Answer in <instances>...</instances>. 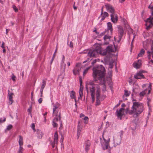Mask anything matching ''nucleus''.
<instances>
[{
	"label": "nucleus",
	"mask_w": 153,
	"mask_h": 153,
	"mask_svg": "<svg viewBox=\"0 0 153 153\" xmlns=\"http://www.w3.org/2000/svg\"><path fill=\"white\" fill-rule=\"evenodd\" d=\"M99 68H100L101 69H99L98 67L97 69H96L95 67L93 68L92 69V76L94 81H96L98 80H100L105 76V70L104 68L102 65H101L100 66Z\"/></svg>",
	"instance_id": "obj_1"
},
{
	"label": "nucleus",
	"mask_w": 153,
	"mask_h": 153,
	"mask_svg": "<svg viewBox=\"0 0 153 153\" xmlns=\"http://www.w3.org/2000/svg\"><path fill=\"white\" fill-rule=\"evenodd\" d=\"M131 109L132 110L129 111L128 113L130 114H131L135 112L136 117L138 116L143 111V104L138 102H133Z\"/></svg>",
	"instance_id": "obj_2"
},
{
	"label": "nucleus",
	"mask_w": 153,
	"mask_h": 153,
	"mask_svg": "<svg viewBox=\"0 0 153 153\" xmlns=\"http://www.w3.org/2000/svg\"><path fill=\"white\" fill-rule=\"evenodd\" d=\"M107 52L105 49L102 50L101 47L97 46L94 48L90 49L88 53L87 56L90 57H96V56L98 54H100L102 56L105 55Z\"/></svg>",
	"instance_id": "obj_3"
},
{
	"label": "nucleus",
	"mask_w": 153,
	"mask_h": 153,
	"mask_svg": "<svg viewBox=\"0 0 153 153\" xmlns=\"http://www.w3.org/2000/svg\"><path fill=\"white\" fill-rule=\"evenodd\" d=\"M97 90L96 92V105H99L100 104V86H97Z\"/></svg>",
	"instance_id": "obj_4"
},
{
	"label": "nucleus",
	"mask_w": 153,
	"mask_h": 153,
	"mask_svg": "<svg viewBox=\"0 0 153 153\" xmlns=\"http://www.w3.org/2000/svg\"><path fill=\"white\" fill-rule=\"evenodd\" d=\"M118 30L119 39L117 41V42L119 43L121 40L124 33V30L123 28L121 26H119L118 27Z\"/></svg>",
	"instance_id": "obj_5"
},
{
	"label": "nucleus",
	"mask_w": 153,
	"mask_h": 153,
	"mask_svg": "<svg viewBox=\"0 0 153 153\" xmlns=\"http://www.w3.org/2000/svg\"><path fill=\"white\" fill-rule=\"evenodd\" d=\"M65 59V56L63 55L61 65V71L62 72V75L64 74L66 64L64 63V62Z\"/></svg>",
	"instance_id": "obj_6"
},
{
	"label": "nucleus",
	"mask_w": 153,
	"mask_h": 153,
	"mask_svg": "<svg viewBox=\"0 0 153 153\" xmlns=\"http://www.w3.org/2000/svg\"><path fill=\"white\" fill-rule=\"evenodd\" d=\"M124 108H121L119 110H117L116 113L117 117L120 118V120L122 119V117L124 115Z\"/></svg>",
	"instance_id": "obj_7"
},
{
	"label": "nucleus",
	"mask_w": 153,
	"mask_h": 153,
	"mask_svg": "<svg viewBox=\"0 0 153 153\" xmlns=\"http://www.w3.org/2000/svg\"><path fill=\"white\" fill-rule=\"evenodd\" d=\"M143 71H140L138 72L135 74L134 76V78L136 79H145V78L144 75L142 74Z\"/></svg>",
	"instance_id": "obj_8"
},
{
	"label": "nucleus",
	"mask_w": 153,
	"mask_h": 153,
	"mask_svg": "<svg viewBox=\"0 0 153 153\" xmlns=\"http://www.w3.org/2000/svg\"><path fill=\"white\" fill-rule=\"evenodd\" d=\"M103 139L105 142V144L104 145H102V149H103V150H105V149H108V147L110 148V149H111V148H110V146H109V143L110 141V139L109 138L108 140H107L105 139L103 137ZM109 150V151H110V149ZM109 153H110V151H109Z\"/></svg>",
	"instance_id": "obj_9"
},
{
	"label": "nucleus",
	"mask_w": 153,
	"mask_h": 153,
	"mask_svg": "<svg viewBox=\"0 0 153 153\" xmlns=\"http://www.w3.org/2000/svg\"><path fill=\"white\" fill-rule=\"evenodd\" d=\"M105 7L106 8L107 10L111 13V14H114L115 12V10L114 7L109 4H107L105 5Z\"/></svg>",
	"instance_id": "obj_10"
},
{
	"label": "nucleus",
	"mask_w": 153,
	"mask_h": 153,
	"mask_svg": "<svg viewBox=\"0 0 153 153\" xmlns=\"http://www.w3.org/2000/svg\"><path fill=\"white\" fill-rule=\"evenodd\" d=\"M110 16L111 21L114 23H117L118 20L117 14H111Z\"/></svg>",
	"instance_id": "obj_11"
},
{
	"label": "nucleus",
	"mask_w": 153,
	"mask_h": 153,
	"mask_svg": "<svg viewBox=\"0 0 153 153\" xmlns=\"http://www.w3.org/2000/svg\"><path fill=\"white\" fill-rule=\"evenodd\" d=\"M114 46L115 50L113 49L112 48L111 46H107L105 49L107 53L115 52L116 50L117 47L115 45H114Z\"/></svg>",
	"instance_id": "obj_12"
},
{
	"label": "nucleus",
	"mask_w": 153,
	"mask_h": 153,
	"mask_svg": "<svg viewBox=\"0 0 153 153\" xmlns=\"http://www.w3.org/2000/svg\"><path fill=\"white\" fill-rule=\"evenodd\" d=\"M141 65V60L139 59L138 60L137 62H134L133 64V67L136 69L139 68Z\"/></svg>",
	"instance_id": "obj_13"
},
{
	"label": "nucleus",
	"mask_w": 153,
	"mask_h": 153,
	"mask_svg": "<svg viewBox=\"0 0 153 153\" xmlns=\"http://www.w3.org/2000/svg\"><path fill=\"white\" fill-rule=\"evenodd\" d=\"M8 92L9 103L10 105L12 104L13 101V100L12 99V96L13 95V93L12 92H10L9 90H8Z\"/></svg>",
	"instance_id": "obj_14"
},
{
	"label": "nucleus",
	"mask_w": 153,
	"mask_h": 153,
	"mask_svg": "<svg viewBox=\"0 0 153 153\" xmlns=\"http://www.w3.org/2000/svg\"><path fill=\"white\" fill-rule=\"evenodd\" d=\"M80 122L79 121L78 122V125L77 126V139H78L80 135V133L81 132L82 128L80 126Z\"/></svg>",
	"instance_id": "obj_15"
},
{
	"label": "nucleus",
	"mask_w": 153,
	"mask_h": 153,
	"mask_svg": "<svg viewBox=\"0 0 153 153\" xmlns=\"http://www.w3.org/2000/svg\"><path fill=\"white\" fill-rule=\"evenodd\" d=\"M107 24L108 28L107 29H105V30H108V32H109V30H110V34L112 35L113 30L112 24L110 22H108L107 23Z\"/></svg>",
	"instance_id": "obj_16"
},
{
	"label": "nucleus",
	"mask_w": 153,
	"mask_h": 153,
	"mask_svg": "<svg viewBox=\"0 0 153 153\" xmlns=\"http://www.w3.org/2000/svg\"><path fill=\"white\" fill-rule=\"evenodd\" d=\"M78 66V64L76 65V68H75L73 70V73L74 75H76L77 74H79L80 69L77 68V67Z\"/></svg>",
	"instance_id": "obj_17"
},
{
	"label": "nucleus",
	"mask_w": 153,
	"mask_h": 153,
	"mask_svg": "<svg viewBox=\"0 0 153 153\" xmlns=\"http://www.w3.org/2000/svg\"><path fill=\"white\" fill-rule=\"evenodd\" d=\"M86 145L85 146V150L86 152L89 150V147L90 146V141L88 140H86L85 142Z\"/></svg>",
	"instance_id": "obj_18"
},
{
	"label": "nucleus",
	"mask_w": 153,
	"mask_h": 153,
	"mask_svg": "<svg viewBox=\"0 0 153 153\" xmlns=\"http://www.w3.org/2000/svg\"><path fill=\"white\" fill-rule=\"evenodd\" d=\"M89 88L91 96H94L95 95V87L93 86H92V87H90Z\"/></svg>",
	"instance_id": "obj_19"
},
{
	"label": "nucleus",
	"mask_w": 153,
	"mask_h": 153,
	"mask_svg": "<svg viewBox=\"0 0 153 153\" xmlns=\"http://www.w3.org/2000/svg\"><path fill=\"white\" fill-rule=\"evenodd\" d=\"M107 34L105 35L104 37V39L105 40H106L107 39H108L109 40H110L111 38V36L110 35V33L109 32H107Z\"/></svg>",
	"instance_id": "obj_20"
},
{
	"label": "nucleus",
	"mask_w": 153,
	"mask_h": 153,
	"mask_svg": "<svg viewBox=\"0 0 153 153\" xmlns=\"http://www.w3.org/2000/svg\"><path fill=\"white\" fill-rule=\"evenodd\" d=\"M122 133L121 134L120 136V137L118 139H116V140L114 141V143H116V144H117V145H120L121 142V135H123V134L122 133V131H121Z\"/></svg>",
	"instance_id": "obj_21"
},
{
	"label": "nucleus",
	"mask_w": 153,
	"mask_h": 153,
	"mask_svg": "<svg viewBox=\"0 0 153 153\" xmlns=\"http://www.w3.org/2000/svg\"><path fill=\"white\" fill-rule=\"evenodd\" d=\"M54 142H56V143L57 144L58 143V134L57 131H56L55 133L54 136Z\"/></svg>",
	"instance_id": "obj_22"
},
{
	"label": "nucleus",
	"mask_w": 153,
	"mask_h": 153,
	"mask_svg": "<svg viewBox=\"0 0 153 153\" xmlns=\"http://www.w3.org/2000/svg\"><path fill=\"white\" fill-rule=\"evenodd\" d=\"M19 143L20 146H22L23 145V137L20 136H19Z\"/></svg>",
	"instance_id": "obj_23"
},
{
	"label": "nucleus",
	"mask_w": 153,
	"mask_h": 153,
	"mask_svg": "<svg viewBox=\"0 0 153 153\" xmlns=\"http://www.w3.org/2000/svg\"><path fill=\"white\" fill-rule=\"evenodd\" d=\"M75 93L74 91H72L70 93V97L72 99H75L76 97L75 96Z\"/></svg>",
	"instance_id": "obj_24"
},
{
	"label": "nucleus",
	"mask_w": 153,
	"mask_h": 153,
	"mask_svg": "<svg viewBox=\"0 0 153 153\" xmlns=\"http://www.w3.org/2000/svg\"><path fill=\"white\" fill-rule=\"evenodd\" d=\"M36 133L37 134H39V135L37 136L39 138H42L43 136V134H42V132H41V131L39 130H37L36 131Z\"/></svg>",
	"instance_id": "obj_25"
},
{
	"label": "nucleus",
	"mask_w": 153,
	"mask_h": 153,
	"mask_svg": "<svg viewBox=\"0 0 153 153\" xmlns=\"http://www.w3.org/2000/svg\"><path fill=\"white\" fill-rule=\"evenodd\" d=\"M145 51L143 49H142L140 52L138 54V57H141L144 54Z\"/></svg>",
	"instance_id": "obj_26"
},
{
	"label": "nucleus",
	"mask_w": 153,
	"mask_h": 153,
	"mask_svg": "<svg viewBox=\"0 0 153 153\" xmlns=\"http://www.w3.org/2000/svg\"><path fill=\"white\" fill-rule=\"evenodd\" d=\"M81 88H79V97H78V99H81L82 98V96L83 95V90H81Z\"/></svg>",
	"instance_id": "obj_27"
},
{
	"label": "nucleus",
	"mask_w": 153,
	"mask_h": 153,
	"mask_svg": "<svg viewBox=\"0 0 153 153\" xmlns=\"http://www.w3.org/2000/svg\"><path fill=\"white\" fill-rule=\"evenodd\" d=\"M13 127V126L11 125L10 124L8 125L7 127V128L5 130V131L6 132V131H9L11 130Z\"/></svg>",
	"instance_id": "obj_28"
},
{
	"label": "nucleus",
	"mask_w": 153,
	"mask_h": 153,
	"mask_svg": "<svg viewBox=\"0 0 153 153\" xmlns=\"http://www.w3.org/2000/svg\"><path fill=\"white\" fill-rule=\"evenodd\" d=\"M132 125H133L134 127H131V128H132V130H134L136 128V127L137 126V124L136 123L133 122L131 124V126H132Z\"/></svg>",
	"instance_id": "obj_29"
},
{
	"label": "nucleus",
	"mask_w": 153,
	"mask_h": 153,
	"mask_svg": "<svg viewBox=\"0 0 153 153\" xmlns=\"http://www.w3.org/2000/svg\"><path fill=\"white\" fill-rule=\"evenodd\" d=\"M147 89L140 93L139 94L140 96H143L146 94V91H147Z\"/></svg>",
	"instance_id": "obj_30"
},
{
	"label": "nucleus",
	"mask_w": 153,
	"mask_h": 153,
	"mask_svg": "<svg viewBox=\"0 0 153 153\" xmlns=\"http://www.w3.org/2000/svg\"><path fill=\"white\" fill-rule=\"evenodd\" d=\"M79 82H80V88H81V90H83V86L82 85V80L81 78L79 77Z\"/></svg>",
	"instance_id": "obj_31"
},
{
	"label": "nucleus",
	"mask_w": 153,
	"mask_h": 153,
	"mask_svg": "<svg viewBox=\"0 0 153 153\" xmlns=\"http://www.w3.org/2000/svg\"><path fill=\"white\" fill-rule=\"evenodd\" d=\"M83 119L85 120L84 123L85 124H87L88 122V118L87 117H85L83 118Z\"/></svg>",
	"instance_id": "obj_32"
},
{
	"label": "nucleus",
	"mask_w": 153,
	"mask_h": 153,
	"mask_svg": "<svg viewBox=\"0 0 153 153\" xmlns=\"http://www.w3.org/2000/svg\"><path fill=\"white\" fill-rule=\"evenodd\" d=\"M89 68H90L89 67H88V68H86V69H85L84 70V71H83V76H84L85 75V74L87 73V72H88V70L89 69Z\"/></svg>",
	"instance_id": "obj_33"
},
{
	"label": "nucleus",
	"mask_w": 153,
	"mask_h": 153,
	"mask_svg": "<svg viewBox=\"0 0 153 153\" xmlns=\"http://www.w3.org/2000/svg\"><path fill=\"white\" fill-rule=\"evenodd\" d=\"M6 118L5 117L3 118V119L2 118H0V124L6 121Z\"/></svg>",
	"instance_id": "obj_34"
},
{
	"label": "nucleus",
	"mask_w": 153,
	"mask_h": 153,
	"mask_svg": "<svg viewBox=\"0 0 153 153\" xmlns=\"http://www.w3.org/2000/svg\"><path fill=\"white\" fill-rule=\"evenodd\" d=\"M13 8L16 12H18V9L15 5H13Z\"/></svg>",
	"instance_id": "obj_35"
},
{
	"label": "nucleus",
	"mask_w": 153,
	"mask_h": 153,
	"mask_svg": "<svg viewBox=\"0 0 153 153\" xmlns=\"http://www.w3.org/2000/svg\"><path fill=\"white\" fill-rule=\"evenodd\" d=\"M52 125L54 128L57 127L58 126L57 124L54 121H53Z\"/></svg>",
	"instance_id": "obj_36"
},
{
	"label": "nucleus",
	"mask_w": 153,
	"mask_h": 153,
	"mask_svg": "<svg viewBox=\"0 0 153 153\" xmlns=\"http://www.w3.org/2000/svg\"><path fill=\"white\" fill-rule=\"evenodd\" d=\"M108 30H105V31L104 32H102L100 34V36H102L103 35H104L105 33H107V32H108Z\"/></svg>",
	"instance_id": "obj_37"
},
{
	"label": "nucleus",
	"mask_w": 153,
	"mask_h": 153,
	"mask_svg": "<svg viewBox=\"0 0 153 153\" xmlns=\"http://www.w3.org/2000/svg\"><path fill=\"white\" fill-rule=\"evenodd\" d=\"M130 94L128 93V91L127 90L125 91V94L126 97H128L129 96Z\"/></svg>",
	"instance_id": "obj_38"
},
{
	"label": "nucleus",
	"mask_w": 153,
	"mask_h": 153,
	"mask_svg": "<svg viewBox=\"0 0 153 153\" xmlns=\"http://www.w3.org/2000/svg\"><path fill=\"white\" fill-rule=\"evenodd\" d=\"M97 60L99 61L100 60V59H96L94 60V61L91 62L92 66H93L94 64L96 63Z\"/></svg>",
	"instance_id": "obj_39"
},
{
	"label": "nucleus",
	"mask_w": 153,
	"mask_h": 153,
	"mask_svg": "<svg viewBox=\"0 0 153 153\" xmlns=\"http://www.w3.org/2000/svg\"><path fill=\"white\" fill-rule=\"evenodd\" d=\"M102 84L103 85V89H102L103 91H104L106 89V85L105 84V82L104 81H103L102 82Z\"/></svg>",
	"instance_id": "obj_40"
},
{
	"label": "nucleus",
	"mask_w": 153,
	"mask_h": 153,
	"mask_svg": "<svg viewBox=\"0 0 153 153\" xmlns=\"http://www.w3.org/2000/svg\"><path fill=\"white\" fill-rule=\"evenodd\" d=\"M32 108V106L31 105L30 107L27 109V112L29 113V114H31V111Z\"/></svg>",
	"instance_id": "obj_41"
},
{
	"label": "nucleus",
	"mask_w": 153,
	"mask_h": 153,
	"mask_svg": "<svg viewBox=\"0 0 153 153\" xmlns=\"http://www.w3.org/2000/svg\"><path fill=\"white\" fill-rule=\"evenodd\" d=\"M151 84H150L149 85V87H148V88H149L150 89V90H148V94H150V92H151V90L152 89V88H151Z\"/></svg>",
	"instance_id": "obj_42"
},
{
	"label": "nucleus",
	"mask_w": 153,
	"mask_h": 153,
	"mask_svg": "<svg viewBox=\"0 0 153 153\" xmlns=\"http://www.w3.org/2000/svg\"><path fill=\"white\" fill-rule=\"evenodd\" d=\"M147 53L149 54V55L148 56V57L149 59H150L151 57V52L149 51H147Z\"/></svg>",
	"instance_id": "obj_43"
},
{
	"label": "nucleus",
	"mask_w": 153,
	"mask_h": 153,
	"mask_svg": "<svg viewBox=\"0 0 153 153\" xmlns=\"http://www.w3.org/2000/svg\"><path fill=\"white\" fill-rule=\"evenodd\" d=\"M109 68H111V69H112L113 67V63H110L109 64Z\"/></svg>",
	"instance_id": "obj_44"
},
{
	"label": "nucleus",
	"mask_w": 153,
	"mask_h": 153,
	"mask_svg": "<svg viewBox=\"0 0 153 153\" xmlns=\"http://www.w3.org/2000/svg\"><path fill=\"white\" fill-rule=\"evenodd\" d=\"M54 107L53 109V113H54L56 111V109L58 108V107L56 106L55 105H54Z\"/></svg>",
	"instance_id": "obj_45"
},
{
	"label": "nucleus",
	"mask_w": 153,
	"mask_h": 153,
	"mask_svg": "<svg viewBox=\"0 0 153 153\" xmlns=\"http://www.w3.org/2000/svg\"><path fill=\"white\" fill-rule=\"evenodd\" d=\"M61 137L60 140V142L61 143V144H62V143L63 142V141L64 140V137L63 136L62 134H61Z\"/></svg>",
	"instance_id": "obj_46"
},
{
	"label": "nucleus",
	"mask_w": 153,
	"mask_h": 153,
	"mask_svg": "<svg viewBox=\"0 0 153 153\" xmlns=\"http://www.w3.org/2000/svg\"><path fill=\"white\" fill-rule=\"evenodd\" d=\"M148 8L149 9H151V11L152 12V11H153V6H151V5H150L148 7Z\"/></svg>",
	"instance_id": "obj_47"
},
{
	"label": "nucleus",
	"mask_w": 153,
	"mask_h": 153,
	"mask_svg": "<svg viewBox=\"0 0 153 153\" xmlns=\"http://www.w3.org/2000/svg\"><path fill=\"white\" fill-rule=\"evenodd\" d=\"M55 144H57L56 142H54V141L51 143V144L53 148H54L55 147Z\"/></svg>",
	"instance_id": "obj_48"
},
{
	"label": "nucleus",
	"mask_w": 153,
	"mask_h": 153,
	"mask_svg": "<svg viewBox=\"0 0 153 153\" xmlns=\"http://www.w3.org/2000/svg\"><path fill=\"white\" fill-rule=\"evenodd\" d=\"M59 122H60V127L59 128V129H62V121H59Z\"/></svg>",
	"instance_id": "obj_49"
},
{
	"label": "nucleus",
	"mask_w": 153,
	"mask_h": 153,
	"mask_svg": "<svg viewBox=\"0 0 153 153\" xmlns=\"http://www.w3.org/2000/svg\"><path fill=\"white\" fill-rule=\"evenodd\" d=\"M15 78L16 76L14 75L13 74V76L11 77L12 80L13 81H15Z\"/></svg>",
	"instance_id": "obj_50"
},
{
	"label": "nucleus",
	"mask_w": 153,
	"mask_h": 153,
	"mask_svg": "<svg viewBox=\"0 0 153 153\" xmlns=\"http://www.w3.org/2000/svg\"><path fill=\"white\" fill-rule=\"evenodd\" d=\"M103 16H104L105 17H106V16H108V13L106 12H104L103 13Z\"/></svg>",
	"instance_id": "obj_51"
},
{
	"label": "nucleus",
	"mask_w": 153,
	"mask_h": 153,
	"mask_svg": "<svg viewBox=\"0 0 153 153\" xmlns=\"http://www.w3.org/2000/svg\"><path fill=\"white\" fill-rule=\"evenodd\" d=\"M43 100L42 99V98H40L38 100V102L39 103L41 104L42 103V101Z\"/></svg>",
	"instance_id": "obj_52"
},
{
	"label": "nucleus",
	"mask_w": 153,
	"mask_h": 153,
	"mask_svg": "<svg viewBox=\"0 0 153 153\" xmlns=\"http://www.w3.org/2000/svg\"><path fill=\"white\" fill-rule=\"evenodd\" d=\"M55 55V54L54 53L53 55V56L52 57V59L51 60V63H52V62L53 61V60L54 59V58Z\"/></svg>",
	"instance_id": "obj_53"
},
{
	"label": "nucleus",
	"mask_w": 153,
	"mask_h": 153,
	"mask_svg": "<svg viewBox=\"0 0 153 153\" xmlns=\"http://www.w3.org/2000/svg\"><path fill=\"white\" fill-rule=\"evenodd\" d=\"M73 43L72 42H70V45H69V46L70 48H73Z\"/></svg>",
	"instance_id": "obj_54"
},
{
	"label": "nucleus",
	"mask_w": 153,
	"mask_h": 153,
	"mask_svg": "<svg viewBox=\"0 0 153 153\" xmlns=\"http://www.w3.org/2000/svg\"><path fill=\"white\" fill-rule=\"evenodd\" d=\"M89 85L91 86V87H92V86H93V85H94V84L93 82H89Z\"/></svg>",
	"instance_id": "obj_55"
},
{
	"label": "nucleus",
	"mask_w": 153,
	"mask_h": 153,
	"mask_svg": "<svg viewBox=\"0 0 153 153\" xmlns=\"http://www.w3.org/2000/svg\"><path fill=\"white\" fill-rule=\"evenodd\" d=\"M93 31L95 32L97 34H99V33L97 31V29L96 28H95V29Z\"/></svg>",
	"instance_id": "obj_56"
},
{
	"label": "nucleus",
	"mask_w": 153,
	"mask_h": 153,
	"mask_svg": "<svg viewBox=\"0 0 153 153\" xmlns=\"http://www.w3.org/2000/svg\"><path fill=\"white\" fill-rule=\"evenodd\" d=\"M58 117H59V121H62L61 120V113H59V115L58 116Z\"/></svg>",
	"instance_id": "obj_57"
},
{
	"label": "nucleus",
	"mask_w": 153,
	"mask_h": 153,
	"mask_svg": "<svg viewBox=\"0 0 153 153\" xmlns=\"http://www.w3.org/2000/svg\"><path fill=\"white\" fill-rule=\"evenodd\" d=\"M4 42H3L2 43V44L1 45V47L3 48H4Z\"/></svg>",
	"instance_id": "obj_58"
},
{
	"label": "nucleus",
	"mask_w": 153,
	"mask_h": 153,
	"mask_svg": "<svg viewBox=\"0 0 153 153\" xmlns=\"http://www.w3.org/2000/svg\"><path fill=\"white\" fill-rule=\"evenodd\" d=\"M105 16H102V18L101 19V21H103V20L105 18Z\"/></svg>",
	"instance_id": "obj_59"
},
{
	"label": "nucleus",
	"mask_w": 153,
	"mask_h": 153,
	"mask_svg": "<svg viewBox=\"0 0 153 153\" xmlns=\"http://www.w3.org/2000/svg\"><path fill=\"white\" fill-rule=\"evenodd\" d=\"M45 85H43L42 84L41 89H43L45 87Z\"/></svg>",
	"instance_id": "obj_60"
},
{
	"label": "nucleus",
	"mask_w": 153,
	"mask_h": 153,
	"mask_svg": "<svg viewBox=\"0 0 153 153\" xmlns=\"http://www.w3.org/2000/svg\"><path fill=\"white\" fill-rule=\"evenodd\" d=\"M31 127L32 129H33L34 128H35V125H34V123H33L32 124Z\"/></svg>",
	"instance_id": "obj_61"
},
{
	"label": "nucleus",
	"mask_w": 153,
	"mask_h": 153,
	"mask_svg": "<svg viewBox=\"0 0 153 153\" xmlns=\"http://www.w3.org/2000/svg\"><path fill=\"white\" fill-rule=\"evenodd\" d=\"M91 98H92V102H93L94 100H95V97H94V96H91Z\"/></svg>",
	"instance_id": "obj_62"
},
{
	"label": "nucleus",
	"mask_w": 153,
	"mask_h": 153,
	"mask_svg": "<svg viewBox=\"0 0 153 153\" xmlns=\"http://www.w3.org/2000/svg\"><path fill=\"white\" fill-rule=\"evenodd\" d=\"M46 81H45L44 79L42 80V84L46 85Z\"/></svg>",
	"instance_id": "obj_63"
},
{
	"label": "nucleus",
	"mask_w": 153,
	"mask_h": 153,
	"mask_svg": "<svg viewBox=\"0 0 153 153\" xmlns=\"http://www.w3.org/2000/svg\"><path fill=\"white\" fill-rule=\"evenodd\" d=\"M22 152L21 149H19L18 153H22Z\"/></svg>",
	"instance_id": "obj_64"
}]
</instances>
